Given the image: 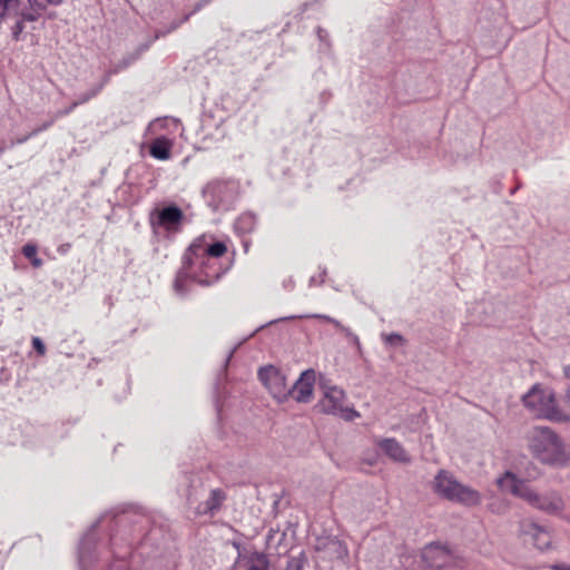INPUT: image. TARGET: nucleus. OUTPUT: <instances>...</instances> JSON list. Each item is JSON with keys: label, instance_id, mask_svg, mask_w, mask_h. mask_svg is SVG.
Here are the masks:
<instances>
[{"label": "nucleus", "instance_id": "34", "mask_svg": "<svg viewBox=\"0 0 570 570\" xmlns=\"http://www.w3.org/2000/svg\"><path fill=\"white\" fill-rule=\"evenodd\" d=\"M128 562L125 559L116 560L108 570H127Z\"/></svg>", "mask_w": 570, "mask_h": 570}, {"label": "nucleus", "instance_id": "21", "mask_svg": "<svg viewBox=\"0 0 570 570\" xmlns=\"http://www.w3.org/2000/svg\"><path fill=\"white\" fill-rule=\"evenodd\" d=\"M109 76H105L104 79L97 83L96 86L91 87L88 91L80 94L78 98L76 99L78 106L83 105L95 98L105 87V85L108 82Z\"/></svg>", "mask_w": 570, "mask_h": 570}, {"label": "nucleus", "instance_id": "18", "mask_svg": "<svg viewBox=\"0 0 570 570\" xmlns=\"http://www.w3.org/2000/svg\"><path fill=\"white\" fill-rule=\"evenodd\" d=\"M91 537L87 534L81 541L79 546V564L81 570H90L91 563Z\"/></svg>", "mask_w": 570, "mask_h": 570}, {"label": "nucleus", "instance_id": "7", "mask_svg": "<svg viewBox=\"0 0 570 570\" xmlns=\"http://www.w3.org/2000/svg\"><path fill=\"white\" fill-rule=\"evenodd\" d=\"M183 219L184 213L176 205L166 206L159 210H155L150 215V224L153 227H163L167 232H177Z\"/></svg>", "mask_w": 570, "mask_h": 570}, {"label": "nucleus", "instance_id": "31", "mask_svg": "<svg viewBox=\"0 0 570 570\" xmlns=\"http://www.w3.org/2000/svg\"><path fill=\"white\" fill-rule=\"evenodd\" d=\"M304 562H305V560H304L303 556L299 557V558H292L288 561L287 569L288 570H302L303 566H304Z\"/></svg>", "mask_w": 570, "mask_h": 570}, {"label": "nucleus", "instance_id": "3", "mask_svg": "<svg viewBox=\"0 0 570 570\" xmlns=\"http://www.w3.org/2000/svg\"><path fill=\"white\" fill-rule=\"evenodd\" d=\"M522 403L534 416L558 423L570 421V414L561 410L556 401L554 393L534 384L523 396Z\"/></svg>", "mask_w": 570, "mask_h": 570}, {"label": "nucleus", "instance_id": "32", "mask_svg": "<svg viewBox=\"0 0 570 570\" xmlns=\"http://www.w3.org/2000/svg\"><path fill=\"white\" fill-rule=\"evenodd\" d=\"M78 107V104L77 101L75 100L70 106H68L67 108L65 109H61V110H58L55 112L56 117L57 118H61V117H65L67 115H69L70 112L73 111L75 108Z\"/></svg>", "mask_w": 570, "mask_h": 570}, {"label": "nucleus", "instance_id": "41", "mask_svg": "<svg viewBox=\"0 0 570 570\" xmlns=\"http://www.w3.org/2000/svg\"><path fill=\"white\" fill-rule=\"evenodd\" d=\"M6 150V146L3 144V141L0 142V156L4 153Z\"/></svg>", "mask_w": 570, "mask_h": 570}, {"label": "nucleus", "instance_id": "12", "mask_svg": "<svg viewBox=\"0 0 570 570\" xmlns=\"http://www.w3.org/2000/svg\"><path fill=\"white\" fill-rule=\"evenodd\" d=\"M380 449L392 460L407 463L410 462V456L404 450V448L401 445L400 442H397L395 439L387 438L382 439L379 441Z\"/></svg>", "mask_w": 570, "mask_h": 570}, {"label": "nucleus", "instance_id": "2", "mask_svg": "<svg viewBox=\"0 0 570 570\" xmlns=\"http://www.w3.org/2000/svg\"><path fill=\"white\" fill-rule=\"evenodd\" d=\"M531 453L542 463L563 466L569 462V453L562 439L550 428L535 426L529 435Z\"/></svg>", "mask_w": 570, "mask_h": 570}, {"label": "nucleus", "instance_id": "4", "mask_svg": "<svg viewBox=\"0 0 570 570\" xmlns=\"http://www.w3.org/2000/svg\"><path fill=\"white\" fill-rule=\"evenodd\" d=\"M433 490L441 498L465 507H476L482 502V495L478 490L460 483L446 470H440L434 476Z\"/></svg>", "mask_w": 570, "mask_h": 570}, {"label": "nucleus", "instance_id": "39", "mask_svg": "<svg viewBox=\"0 0 570 570\" xmlns=\"http://www.w3.org/2000/svg\"><path fill=\"white\" fill-rule=\"evenodd\" d=\"M563 372H564L566 377L570 379V365L564 366Z\"/></svg>", "mask_w": 570, "mask_h": 570}, {"label": "nucleus", "instance_id": "27", "mask_svg": "<svg viewBox=\"0 0 570 570\" xmlns=\"http://www.w3.org/2000/svg\"><path fill=\"white\" fill-rule=\"evenodd\" d=\"M384 342L389 345H404L405 338L399 334V333H390V334H383L382 335Z\"/></svg>", "mask_w": 570, "mask_h": 570}, {"label": "nucleus", "instance_id": "26", "mask_svg": "<svg viewBox=\"0 0 570 570\" xmlns=\"http://www.w3.org/2000/svg\"><path fill=\"white\" fill-rule=\"evenodd\" d=\"M24 30V21L18 17L14 24L11 27V37L14 41H20Z\"/></svg>", "mask_w": 570, "mask_h": 570}, {"label": "nucleus", "instance_id": "25", "mask_svg": "<svg viewBox=\"0 0 570 570\" xmlns=\"http://www.w3.org/2000/svg\"><path fill=\"white\" fill-rule=\"evenodd\" d=\"M268 561L263 553H254L250 557L249 570H267Z\"/></svg>", "mask_w": 570, "mask_h": 570}, {"label": "nucleus", "instance_id": "24", "mask_svg": "<svg viewBox=\"0 0 570 570\" xmlns=\"http://www.w3.org/2000/svg\"><path fill=\"white\" fill-rule=\"evenodd\" d=\"M210 1H212V0H199V1L195 4V7H194V9H193V11H191L190 13L185 14V16H184V18H183L181 20H179V21H176V22H173V23H171V26H170V28H169L168 32H170V31H173V30L177 29L181 23H184V22L188 21V20H189V18L191 17V14H194V13H196V12L200 11V10H202L205 6H207Z\"/></svg>", "mask_w": 570, "mask_h": 570}, {"label": "nucleus", "instance_id": "8", "mask_svg": "<svg viewBox=\"0 0 570 570\" xmlns=\"http://www.w3.org/2000/svg\"><path fill=\"white\" fill-rule=\"evenodd\" d=\"M315 374L313 370L304 371L292 387H288L289 396L296 402L307 403L311 401L314 390Z\"/></svg>", "mask_w": 570, "mask_h": 570}, {"label": "nucleus", "instance_id": "20", "mask_svg": "<svg viewBox=\"0 0 570 570\" xmlns=\"http://www.w3.org/2000/svg\"><path fill=\"white\" fill-rule=\"evenodd\" d=\"M531 535L533 544L540 549L546 550L551 543L550 534L537 524L531 525Z\"/></svg>", "mask_w": 570, "mask_h": 570}, {"label": "nucleus", "instance_id": "16", "mask_svg": "<svg viewBox=\"0 0 570 570\" xmlns=\"http://www.w3.org/2000/svg\"><path fill=\"white\" fill-rule=\"evenodd\" d=\"M401 567L404 570H425V559L423 558V550L421 552H404L400 557Z\"/></svg>", "mask_w": 570, "mask_h": 570}, {"label": "nucleus", "instance_id": "13", "mask_svg": "<svg viewBox=\"0 0 570 570\" xmlns=\"http://www.w3.org/2000/svg\"><path fill=\"white\" fill-rule=\"evenodd\" d=\"M191 278L196 283L203 285V286H209L212 285V282L209 279L203 278L202 275L197 274L194 271H189L188 268H185L184 264L181 265V268L178 271L175 282H174V288L176 293L184 295L185 294V282Z\"/></svg>", "mask_w": 570, "mask_h": 570}, {"label": "nucleus", "instance_id": "9", "mask_svg": "<svg viewBox=\"0 0 570 570\" xmlns=\"http://www.w3.org/2000/svg\"><path fill=\"white\" fill-rule=\"evenodd\" d=\"M183 263L185 268H188L189 271H194L197 274L202 275L203 278L209 279L212 284L218 279V274H212L208 269L210 267V257L206 254H203L200 256L193 255L189 252V247L187 248L184 257Z\"/></svg>", "mask_w": 570, "mask_h": 570}, {"label": "nucleus", "instance_id": "37", "mask_svg": "<svg viewBox=\"0 0 570 570\" xmlns=\"http://www.w3.org/2000/svg\"><path fill=\"white\" fill-rule=\"evenodd\" d=\"M553 570H570V566L568 564H556L552 567Z\"/></svg>", "mask_w": 570, "mask_h": 570}, {"label": "nucleus", "instance_id": "35", "mask_svg": "<svg viewBox=\"0 0 570 570\" xmlns=\"http://www.w3.org/2000/svg\"><path fill=\"white\" fill-rule=\"evenodd\" d=\"M31 137H35L33 135H31V131L24 136H21V137H18L16 140H12L10 142V147H13L14 145H21V144H24L27 142Z\"/></svg>", "mask_w": 570, "mask_h": 570}, {"label": "nucleus", "instance_id": "15", "mask_svg": "<svg viewBox=\"0 0 570 570\" xmlns=\"http://www.w3.org/2000/svg\"><path fill=\"white\" fill-rule=\"evenodd\" d=\"M226 499L224 491L220 489H214L210 491L208 499L200 503L196 510L198 514L213 513L218 510Z\"/></svg>", "mask_w": 570, "mask_h": 570}, {"label": "nucleus", "instance_id": "38", "mask_svg": "<svg viewBox=\"0 0 570 570\" xmlns=\"http://www.w3.org/2000/svg\"><path fill=\"white\" fill-rule=\"evenodd\" d=\"M46 2H49L51 6H60L63 3L65 0H45Z\"/></svg>", "mask_w": 570, "mask_h": 570}, {"label": "nucleus", "instance_id": "19", "mask_svg": "<svg viewBox=\"0 0 570 570\" xmlns=\"http://www.w3.org/2000/svg\"><path fill=\"white\" fill-rule=\"evenodd\" d=\"M150 155L159 160H167L170 157V145L165 138H157L149 149Z\"/></svg>", "mask_w": 570, "mask_h": 570}, {"label": "nucleus", "instance_id": "6", "mask_svg": "<svg viewBox=\"0 0 570 570\" xmlns=\"http://www.w3.org/2000/svg\"><path fill=\"white\" fill-rule=\"evenodd\" d=\"M258 379L271 395L279 403L288 400L289 391L285 374L274 365H266L258 370Z\"/></svg>", "mask_w": 570, "mask_h": 570}, {"label": "nucleus", "instance_id": "40", "mask_svg": "<svg viewBox=\"0 0 570 570\" xmlns=\"http://www.w3.org/2000/svg\"><path fill=\"white\" fill-rule=\"evenodd\" d=\"M317 33H318V38L322 40L324 37V30L318 28Z\"/></svg>", "mask_w": 570, "mask_h": 570}, {"label": "nucleus", "instance_id": "45", "mask_svg": "<svg viewBox=\"0 0 570 570\" xmlns=\"http://www.w3.org/2000/svg\"><path fill=\"white\" fill-rule=\"evenodd\" d=\"M187 501H188V503H189V504H193V503H194V502H193V499H191V495H188Z\"/></svg>", "mask_w": 570, "mask_h": 570}, {"label": "nucleus", "instance_id": "23", "mask_svg": "<svg viewBox=\"0 0 570 570\" xmlns=\"http://www.w3.org/2000/svg\"><path fill=\"white\" fill-rule=\"evenodd\" d=\"M235 226L242 233H249L255 226V217L252 214H244L236 220Z\"/></svg>", "mask_w": 570, "mask_h": 570}, {"label": "nucleus", "instance_id": "10", "mask_svg": "<svg viewBox=\"0 0 570 570\" xmlns=\"http://www.w3.org/2000/svg\"><path fill=\"white\" fill-rule=\"evenodd\" d=\"M426 568L443 569L452 563V556L448 549L431 543L423 549Z\"/></svg>", "mask_w": 570, "mask_h": 570}, {"label": "nucleus", "instance_id": "29", "mask_svg": "<svg viewBox=\"0 0 570 570\" xmlns=\"http://www.w3.org/2000/svg\"><path fill=\"white\" fill-rule=\"evenodd\" d=\"M58 118L56 117V115L52 114L48 120L43 121L41 125H39L36 128H33L31 130V135L37 136L40 132L46 131L47 129H49L55 124V121Z\"/></svg>", "mask_w": 570, "mask_h": 570}, {"label": "nucleus", "instance_id": "33", "mask_svg": "<svg viewBox=\"0 0 570 570\" xmlns=\"http://www.w3.org/2000/svg\"><path fill=\"white\" fill-rule=\"evenodd\" d=\"M32 346L37 351V353H39L40 355H43L46 353V346H45L43 342L41 341V338L33 337Z\"/></svg>", "mask_w": 570, "mask_h": 570}, {"label": "nucleus", "instance_id": "42", "mask_svg": "<svg viewBox=\"0 0 570 570\" xmlns=\"http://www.w3.org/2000/svg\"><path fill=\"white\" fill-rule=\"evenodd\" d=\"M235 350H236V348H234V350H232V351L229 352V354H228V356H227V358H226V364L230 361V358H232V356H233V354H234Z\"/></svg>", "mask_w": 570, "mask_h": 570}, {"label": "nucleus", "instance_id": "1", "mask_svg": "<svg viewBox=\"0 0 570 570\" xmlns=\"http://www.w3.org/2000/svg\"><path fill=\"white\" fill-rule=\"evenodd\" d=\"M497 484L501 490L512 493L544 513L558 514L564 509V501L557 491L538 492L511 472H505L504 475L500 476Z\"/></svg>", "mask_w": 570, "mask_h": 570}, {"label": "nucleus", "instance_id": "14", "mask_svg": "<svg viewBox=\"0 0 570 570\" xmlns=\"http://www.w3.org/2000/svg\"><path fill=\"white\" fill-rule=\"evenodd\" d=\"M51 6L45 0H27V6L23 4L20 18L24 22H35L39 20L42 12Z\"/></svg>", "mask_w": 570, "mask_h": 570}, {"label": "nucleus", "instance_id": "43", "mask_svg": "<svg viewBox=\"0 0 570 570\" xmlns=\"http://www.w3.org/2000/svg\"><path fill=\"white\" fill-rule=\"evenodd\" d=\"M566 399L568 402H570V387L566 392Z\"/></svg>", "mask_w": 570, "mask_h": 570}, {"label": "nucleus", "instance_id": "5", "mask_svg": "<svg viewBox=\"0 0 570 570\" xmlns=\"http://www.w3.org/2000/svg\"><path fill=\"white\" fill-rule=\"evenodd\" d=\"M346 393L336 385H324L323 395L315 407L324 414L340 416L351 422L361 416L353 406L346 405Z\"/></svg>", "mask_w": 570, "mask_h": 570}, {"label": "nucleus", "instance_id": "28", "mask_svg": "<svg viewBox=\"0 0 570 570\" xmlns=\"http://www.w3.org/2000/svg\"><path fill=\"white\" fill-rule=\"evenodd\" d=\"M340 332L343 333L345 337L348 338L355 345L358 352L362 351L360 338L351 331V328L343 325Z\"/></svg>", "mask_w": 570, "mask_h": 570}, {"label": "nucleus", "instance_id": "44", "mask_svg": "<svg viewBox=\"0 0 570 570\" xmlns=\"http://www.w3.org/2000/svg\"><path fill=\"white\" fill-rule=\"evenodd\" d=\"M340 549L342 550V553L347 554V549L343 546H340Z\"/></svg>", "mask_w": 570, "mask_h": 570}, {"label": "nucleus", "instance_id": "11", "mask_svg": "<svg viewBox=\"0 0 570 570\" xmlns=\"http://www.w3.org/2000/svg\"><path fill=\"white\" fill-rule=\"evenodd\" d=\"M189 252L193 255H203L206 254L207 256L212 257H220L227 252V247L223 242H216L214 244L207 245L206 244V236H199L197 237L190 245H189Z\"/></svg>", "mask_w": 570, "mask_h": 570}, {"label": "nucleus", "instance_id": "22", "mask_svg": "<svg viewBox=\"0 0 570 570\" xmlns=\"http://www.w3.org/2000/svg\"><path fill=\"white\" fill-rule=\"evenodd\" d=\"M22 254L26 258L31 261L33 267L39 268L42 266L43 262L41 258L37 256V246L33 244H26L22 247Z\"/></svg>", "mask_w": 570, "mask_h": 570}, {"label": "nucleus", "instance_id": "36", "mask_svg": "<svg viewBox=\"0 0 570 570\" xmlns=\"http://www.w3.org/2000/svg\"><path fill=\"white\" fill-rule=\"evenodd\" d=\"M70 248V244H63L58 248V252L61 254H66Z\"/></svg>", "mask_w": 570, "mask_h": 570}, {"label": "nucleus", "instance_id": "17", "mask_svg": "<svg viewBox=\"0 0 570 570\" xmlns=\"http://www.w3.org/2000/svg\"><path fill=\"white\" fill-rule=\"evenodd\" d=\"M22 7V0H0V22L20 17Z\"/></svg>", "mask_w": 570, "mask_h": 570}, {"label": "nucleus", "instance_id": "30", "mask_svg": "<svg viewBox=\"0 0 570 570\" xmlns=\"http://www.w3.org/2000/svg\"><path fill=\"white\" fill-rule=\"evenodd\" d=\"M304 317L317 318V320H322V321H324V322L331 323V324H333V325H334L338 331H340V330H341V327L343 326V324H342L340 321H337V320H335V318H333V317H331V316H328V315H325V314H311V315H305Z\"/></svg>", "mask_w": 570, "mask_h": 570}]
</instances>
